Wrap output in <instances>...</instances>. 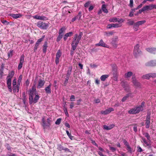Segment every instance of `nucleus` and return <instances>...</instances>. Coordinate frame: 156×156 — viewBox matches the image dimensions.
Segmentation results:
<instances>
[{
    "label": "nucleus",
    "mask_w": 156,
    "mask_h": 156,
    "mask_svg": "<svg viewBox=\"0 0 156 156\" xmlns=\"http://www.w3.org/2000/svg\"><path fill=\"white\" fill-rule=\"evenodd\" d=\"M114 126V125H112L109 126H108L106 125H104L103 126V128L106 130H110L111 129H112V128H113Z\"/></svg>",
    "instance_id": "22"
},
{
    "label": "nucleus",
    "mask_w": 156,
    "mask_h": 156,
    "mask_svg": "<svg viewBox=\"0 0 156 156\" xmlns=\"http://www.w3.org/2000/svg\"><path fill=\"white\" fill-rule=\"evenodd\" d=\"M137 148L138 149V152H142V149L139 146H137Z\"/></svg>",
    "instance_id": "60"
},
{
    "label": "nucleus",
    "mask_w": 156,
    "mask_h": 156,
    "mask_svg": "<svg viewBox=\"0 0 156 156\" xmlns=\"http://www.w3.org/2000/svg\"><path fill=\"white\" fill-rule=\"evenodd\" d=\"M66 133L69 138L71 140H73V136H72L71 134L70 133L68 130H66Z\"/></svg>",
    "instance_id": "43"
},
{
    "label": "nucleus",
    "mask_w": 156,
    "mask_h": 156,
    "mask_svg": "<svg viewBox=\"0 0 156 156\" xmlns=\"http://www.w3.org/2000/svg\"><path fill=\"white\" fill-rule=\"evenodd\" d=\"M45 83V81L44 80L40 79L38 81V83L37 87V88H40L43 87Z\"/></svg>",
    "instance_id": "12"
},
{
    "label": "nucleus",
    "mask_w": 156,
    "mask_h": 156,
    "mask_svg": "<svg viewBox=\"0 0 156 156\" xmlns=\"http://www.w3.org/2000/svg\"><path fill=\"white\" fill-rule=\"evenodd\" d=\"M5 147L8 151H11V149L12 148L10 147L9 144L6 143L5 145Z\"/></svg>",
    "instance_id": "41"
},
{
    "label": "nucleus",
    "mask_w": 156,
    "mask_h": 156,
    "mask_svg": "<svg viewBox=\"0 0 156 156\" xmlns=\"http://www.w3.org/2000/svg\"><path fill=\"white\" fill-rule=\"evenodd\" d=\"M146 50L148 52L152 54L156 53V48H146Z\"/></svg>",
    "instance_id": "15"
},
{
    "label": "nucleus",
    "mask_w": 156,
    "mask_h": 156,
    "mask_svg": "<svg viewBox=\"0 0 156 156\" xmlns=\"http://www.w3.org/2000/svg\"><path fill=\"white\" fill-rule=\"evenodd\" d=\"M114 32L113 31H111L110 32H105V34L106 35L107 37H109L111 35H112L113 34Z\"/></svg>",
    "instance_id": "36"
},
{
    "label": "nucleus",
    "mask_w": 156,
    "mask_h": 156,
    "mask_svg": "<svg viewBox=\"0 0 156 156\" xmlns=\"http://www.w3.org/2000/svg\"><path fill=\"white\" fill-rule=\"evenodd\" d=\"M75 99V96L74 95H72L70 97V100L71 101H74V99Z\"/></svg>",
    "instance_id": "61"
},
{
    "label": "nucleus",
    "mask_w": 156,
    "mask_h": 156,
    "mask_svg": "<svg viewBox=\"0 0 156 156\" xmlns=\"http://www.w3.org/2000/svg\"><path fill=\"white\" fill-rule=\"evenodd\" d=\"M7 79V86L10 92H11L12 91L11 84L12 81L11 79Z\"/></svg>",
    "instance_id": "11"
},
{
    "label": "nucleus",
    "mask_w": 156,
    "mask_h": 156,
    "mask_svg": "<svg viewBox=\"0 0 156 156\" xmlns=\"http://www.w3.org/2000/svg\"><path fill=\"white\" fill-rule=\"evenodd\" d=\"M150 74L151 77H156V73H150Z\"/></svg>",
    "instance_id": "51"
},
{
    "label": "nucleus",
    "mask_w": 156,
    "mask_h": 156,
    "mask_svg": "<svg viewBox=\"0 0 156 156\" xmlns=\"http://www.w3.org/2000/svg\"><path fill=\"white\" fill-rule=\"evenodd\" d=\"M101 113L102 114L106 115L108 114V112L106 109L105 111H101Z\"/></svg>",
    "instance_id": "62"
},
{
    "label": "nucleus",
    "mask_w": 156,
    "mask_h": 156,
    "mask_svg": "<svg viewBox=\"0 0 156 156\" xmlns=\"http://www.w3.org/2000/svg\"><path fill=\"white\" fill-rule=\"evenodd\" d=\"M17 82H16V79H14L12 81V85L13 86V87L16 86Z\"/></svg>",
    "instance_id": "57"
},
{
    "label": "nucleus",
    "mask_w": 156,
    "mask_h": 156,
    "mask_svg": "<svg viewBox=\"0 0 156 156\" xmlns=\"http://www.w3.org/2000/svg\"><path fill=\"white\" fill-rule=\"evenodd\" d=\"M90 1H88L84 5V6L86 8H87L88 7V6H89L90 4Z\"/></svg>",
    "instance_id": "47"
},
{
    "label": "nucleus",
    "mask_w": 156,
    "mask_h": 156,
    "mask_svg": "<svg viewBox=\"0 0 156 156\" xmlns=\"http://www.w3.org/2000/svg\"><path fill=\"white\" fill-rule=\"evenodd\" d=\"M24 55H22L20 58V63L18 65L17 69L18 70L21 69L22 67L24 62Z\"/></svg>",
    "instance_id": "7"
},
{
    "label": "nucleus",
    "mask_w": 156,
    "mask_h": 156,
    "mask_svg": "<svg viewBox=\"0 0 156 156\" xmlns=\"http://www.w3.org/2000/svg\"><path fill=\"white\" fill-rule=\"evenodd\" d=\"M144 11H145V10L144 7H143L142 8V9H140L139 10L138 13H141L142 12Z\"/></svg>",
    "instance_id": "64"
},
{
    "label": "nucleus",
    "mask_w": 156,
    "mask_h": 156,
    "mask_svg": "<svg viewBox=\"0 0 156 156\" xmlns=\"http://www.w3.org/2000/svg\"><path fill=\"white\" fill-rule=\"evenodd\" d=\"M82 16V12L81 11L79 12L78 15L76 16L77 20H80L81 19V18Z\"/></svg>",
    "instance_id": "34"
},
{
    "label": "nucleus",
    "mask_w": 156,
    "mask_h": 156,
    "mask_svg": "<svg viewBox=\"0 0 156 156\" xmlns=\"http://www.w3.org/2000/svg\"><path fill=\"white\" fill-rule=\"evenodd\" d=\"M130 95V94H127L126 95L124 96L122 100V102H124L129 97V96Z\"/></svg>",
    "instance_id": "30"
},
{
    "label": "nucleus",
    "mask_w": 156,
    "mask_h": 156,
    "mask_svg": "<svg viewBox=\"0 0 156 156\" xmlns=\"http://www.w3.org/2000/svg\"><path fill=\"white\" fill-rule=\"evenodd\" d=\"M13 50H10L9 52L8 53V55L9 57H11L12 55Z\"/></svg>",
    "instance_id": "50"
},
{
    "label": "nucleus",
    "mask_w": 156,
    "mask_h": 156,
    "mask_svg": "<svg viewBox=\"0 0 156 156\" xmlns=\"http://www.w3.org/2000/svg\"><path fill=\"white\" fill-rule=\"evenodd\" d=\"M22 75H20L18 78V81H17V85L20 86V83L21 82V80H22Z\"/></svg>",
    "instance_id": "35"
},
{
    "label": "nucleus",
    "mask_w": 156,
    "mask_h": 156,
    "mask_svg": "<svg viewBox=\"0 0 156 156\" xmlns=\"http://www.w3.org/2000/svg\"><path fill=\"white\" fill-rule=\"evenodd\" d=\"M2 23L4 24L8 25L9 24V22L6 20H3L2 21Z\"/></svg>",
    "instance_id": "54"
},
{
    "label": "nucleus",
    "mask_w": 156,
    "mask_h": 156,
    "mask_svg": "<svg viewBox=\"0 0 156 156\" xmlns=\"http://www.w3.org/2000/svg\"><path fill=\"white\" fill-rule=\"evenodd\" d=\"M143 107L142 106H139L131 109L128 111V113L129 114H136L140 112L143 111Z\"/></svg>",
    "instance_id": "4"
},
{
    "label": "nucleus",
    "mask_w": 156,
    "mask_h": 156,
    "mask_svg": "<svg viewBox=\"0 0 156 156\" xmlns=\"http://www.w3.org/2000/svg\"><path fill=\"white\" fill-rule=\"evenodd\" d=\"M150 115V112H148L147 115L145 122L146 128L147 129L150 126L151 119Z\"/></svg>",
    "instance_id": "6"
},
{
    "label": "nucleus",
    "mask_w": 156,
    "mask_h": 156,
    "mask_svg": "<svg viewBox=\"0 0 156 156\" xmlns=\"http://www.w3.org/2000/svg\"><path fill=\"white\" fill-rule=\"evenodd\" d=\"M130 3L129 6L131 7H132L133 6V0H130Z\"/></svg>",
    "instance_id": "55"
},
{
    "label": "nucleus",
    "mask_w": 156,
    "mask_h": 156,
    "mask_svg": "<svg viewBox=\"0 0 156 156\" xmlns=\"http://www.w3.org/2000/svg\"><path fill=\"white\" fill-rule=\"evenodd\" d=\"M42 126L43 127L44 129H45L49 127L50 126H46L47 124V122H45L44 118H42Z\"/></svg>",
    "instance_id": "18"
},
{
    "label": "nucleus",
    "mask_w": 156,
    "mask_h": 156,
    "mask_svg": "<svg viewBox=\"0 0 156 156\" xmlns=\"http://www.w3.org/2000/svg\"><path fill=\"white\" fill-rule=\"evenodd\" d=\"M109 21L110 22L114 23L116 22H119L121 21V20H119L116 17H113L109 19Z\"/></svg>",
    "instance_id": "19"
},
{
    "label": "nucleus",
    "mask_w": 156,
    "mask_h": 156,
    "mask_svg": "<svg viewBox=\"0 0 156 156\" xmlns=\"http://www.w3.org/2000/svg\"><path fill=\"white\" fill-rule=\"evenodd\" d=\"M25 93L23 92V101L24 104L25 103V101H26V96H25Z\"/></svg>",
    "instance_id": "52"
},
{
    "label": "nucleus",
    "mask_w": 156,
    "mask_h": 156,
    "mask_svg": "<svg viewBox=\"0 0 156 156\" xmlns=\"http://www.w3.org/2000/svg\"><path fill=\"white\" fill-rule=\"evenodd\" d=\"M151 77L150 74L148 73L145 75H144L142 77V78L143 79H148Z\"/></svg>",
    "instance_id": "31"
},
{
    "label": "nucleus",
    "mask_w": 156,
    "mask_h": 156,
    "mask_svg": "<svg viewBox=\"0 0 156 156\" xmlns=\"http://www.w3.org/2000/svg\"><path fill=\"white\" fill-rule=\"evenodd\" d=\"M55 62L57 64L58 63V51H57L56 53Z\"/></svg>",
    "instance_id": "44"
},
{
    "label": "nucleus",
    "mask_w": 156,
    "mask_h": 156,
    "mask_svg": "<svg viewBox=\"0 0 156 156\" xmlns=\"http://www.w3.org/2000/svg\"><path fill=\"white\" fill-rule=\"evenodd\" d=\"M146 21L145 20H144L138 21L136 22V23L139 26H140V25H142L144 23H146Z\"/></svg>",
    "instance_id": "39"
},
{
    "label": "nucleus",
    "mask_w": 156,
    "mask_h": 156,
    "mask_svg": "<svg viewBox=\"0 0 156 156\" xmlns=\"http://www.w3.org/2000/svg\"><path fill=\"white\" fill-rule=\"evenodd\" d=\"M44 36H43L41 38L37 40L36 43L39 44L41 42L43 41L44 39Z\"/></svg>",
    "instance_id": "37"
},
{
    "label": "nucleus",
    "mask_w": 156,
    "mask_h": 156,
    "mask_svg": "<svg viewBox=\"0 0 156 156\" xmlns=\"http://www.w3.org/2000/svg\"><path fill=\"white\" fill-rule=\"evenodd\" d=\"M145 11L147 10H152V4L149 5H146L144 7Z\"/></svg>",
    "instance_id": "27"
},
{
    "label": "nucleus",
    "mask_w": 156,
    "mask_h": 156,
    "mask_svg": "<svg viewBox=\"0 0 156 156\" xmlns=\"http://www.w3.org/2000/svg\"><path fill=\"white\" fill-rule=\"evenodd\" d=\"M127 147V150L130 152L131 153L132 152V150L131 147L129 145L126 146Z\"/></svg>",
    "instance_id": "59"
},
{
    "label": "nucleus",
    "mask_w": 156,
    "mask_h": 156,
    "mask_svg": "<svg viewBox=\"0 0 156 156\" xmlns=\"http://www.w3.org/2000/svg\"><path fill=\"white\" fill-rule=\"evenodd\" d=\"M73 34V33L72 32H70L66 34H65L68 37H71L72 35Z\"/></svg>",
    "instance_id": "53"
},
{
    "label": "nucleus",
    "mask_w": 156,
    "mask_h": 156,
    "mask_svg": "<svg viewBox=\"0 0 156 156\" xmlns=\"http://www.w3.org/2000/svg\"><path fill=\"white\" fill-rule=\"evenodd\" d=\"M96 46H101L104 47L108 48V45L105 43L102 39H101L98 43L96 44Z\"/></svg>",
    "instance_id": "13"
},
{
    "label": "nucleus",
    "mask_w": 156,
    "mask_h": 156,
    "mask_svg": "<svg viewBox=\"0 0 156 156\" xmlns=\"http://www.w3.org/2000/svg\"><path fill=\"white\" fill-rule=\"evenodd\" d=\"M101 9L105 13H108V11L105 5V4H103L102 5Z\"/></svg>",
    "instance_id": "28"
},
{
    "label": "nucleus",
    "mask_w": 156,
    "mask_h": 156,
    "mask_svg": "<svg viewBox=\"0 0 156 156\" xmlns=\"http://www.w3.org/2000/svg\"><path fill=\"white\" fill-rule=\"evenodd\" d=\"M66 30V28L65 27H62L59 30V33L60 34H63V33Z\"/></svg>",
    "instance_id": "40"
},
{
    "label": "nucleus",
    "mask_w": 156,
    "mask_h": 156,
    "mask_svg": "<svg viewBox=\"0 0 156 156\" xmlns=\"http://www.w3.org/2000/svg\"><path fill=\"white\" fill-rule=\"evenodd\" d=\"M39 44H38L37 43H36V44H35V46L34 48V52L36 51L37 50V49L38 47V46L39 45Z\"/></svg>",
    "instance_id": "48"
},
{
    "label": "nucleus",
    "mask_w": 156,
    "mask_h": 156,
    "mask_svg": "<svg viewBox=\"0 0 156 156\" xmlns=\"http://www.w3.org/2000/svg\"><path fill=\"white\" fill-rule=\"evenodd\" d=\"M82 35V32H80L78 36L77 34H76L75 35L73 41L71 44L72 48L73 50H76Z\"/></svg>",
    "instance_id": "2"
},
{
    "label": "nucleus",
    "mask_w": 156,
    "mask_h": 156,
    "mask_svg": "<svg viewBox=\"0 0 156 156\" xmlns=\"http://www.w3.org/2000/svg\"><path fill=\"white\" fill-rule=\"evenodd\" d=\"M123 143L126 146H127L129 145L128 142L125 140H123Z\"/></svg>",
    "instance_id": "63"
},
{
    "label": "nucleus",
    "mask_w": 156,
    "mask_h": 156,
    "mask_svg": "<svg viewBox=\"0 0 156 156\" xmlns=\"http://www.w3.org/2000/svg\"><path fill=\"white\" fill-rule=\"evenodd\" d=\"M37 26L41 29L46 30L49 27L48 24L41 21H39L37 23Z\"/></svg>",
    "instance_id": "5"
},
{
    "label": "nucleus",
    "mask_w": 156,
    "mask_h": 156,
    "mask_svg": "<svg viewBox=\"0 0 156 156\" xmlns=\"http://www.w3.org/2000/svg\"><path fill=\"white\" fill-rule=\"evenodd\" d=\"M118 41V38L117 36H115L112 39V41L111 42V44L113 46L116 48L117 46V42Z\"/></svg>",
    "instance_id": "9"
},
{
    "label": "nucleus",
    "mask_w": 156,
    "mask_h": 156,
    "mask_svg": "<svg viewBox=\"0 0 156 156\" xmlns=\"http://www.w3.org/2000/svg\"><path fill=\"white\" fill-rule=\"evenodd\" d=\"M140 46L138 44H137L134 47L133 54L136 57L140 52V51L139 48Z\"/></svg>",
    "instance_id": "8"
},
{
    "label": "nucleus",
    "mask_w": 156,
    "mask_h": 156,
    "mask_svg": "<svg viewBox=\"0 0 156 156\" xmlns=\"http://www.w3.org/2000/svg\"><path fill=\"white\" fill-rule=\"evenodd\" d=\"M127 24L129 25H132L134 24V21L133 20H129Z\"/></svg>",
    "instance_id": "46"
},
{
    "label": "nucleus",
    "mask_w": 156,
    "mask_h": 156,
    "mask_svg": "<svg viewBox=\"0 0 156 156\" xmlns=\"http://www.w3.org/2000/svg\"><path fill=\"white\" fill-rule=\"evenodd\" d=\"M34 18L41 20H48V18L44 16L35 15L33 16Z\"/></svg>",
    "instance_id": "10"
},
{
    "label": "nucleus",
    "mask_w": 156,
    "mask_h": 156,
    "mask_svg": "<svg viewBox=\"0 0 156 156\" xmlns=\"http://www.w3.org/2000/svg\"><path fill=\"white\" fill-rule=\"evenodd\" d=\"M143 134L147 138V141L145 138L143 137H141V139L143 140L144 143L147 146H149L151 145V141L150 140V136L149 133H143Z\"/></svg>",
    "instance_id": "3"
},
{
    "label": "nucleus",
    "mask_w": 156,
    "mask_h": 156,
    "mask_svg": "<svg viewBox=\"0 0 156 156\" xmlns=\"http://www.w3.org/2000/svg\"><path fill=\"white\" fill-rule=\"evenodd\" d=\"M51 84L50 83L49 85L47 87H46L45 89V90L46 93L47 94H50L51 92Z\"/></svg>",
    "instance_id": "16"
},
{
    "label": "nucleus",
    "mask_w": 156,
    "mask_h": 156,
    "mask_svg": "<svg viewBox=\"0 0 156 156\" xmlns=\"http://www.w3.org/2000/svg\"><path fill=\"white\" fill-rule=\"evenodd\" d=\"M29 96V102L30 104H35L38 102L40 97L34 86H32L30 90Z\"/></svg>",
    "instance_id": "1"
},
{
    "label": "nucleus",
    "mask_w": 156,
    "mask_h": 156,
    "mask_svg": "<svg viewBox=\"0 0 156 156\" xmlns=\"http://www.w3.org/2000/svg\"><path fill=\"white\" fill-rule=\"evenodd\" d=\"M112 27L118 28L121 27V25L118 23H112Z\"/></svg>",
    "instance_id": "38"
},
{
    "label": "nucleus",
    "mask_w": 156,
    "mask_h": 156,
    "mask_svg": "<svg viewBox=\"0 0 156 156\" xmlns=\"http://www.w3.org/2000/svg\"><path fill=\"white\" fill-rule=\"evenodd\" d=\"M10 16L13 18L14 19H17L22 17V15L20 14H11Z\"/></svg>",
    "instance_id": "17"
},
{
    "label": "nucleus",
    "mask_w": 156,
    "mask_h": 156,
    "mask_svg": "<svg viewBox=\"0 0 156 156\" xmlns=\"http://www.w3.org/2000/svg\"><path fill=\"white\" fill-rule=\"evenodd\" d=\"M109 77V75L107 74H105L102 75L100 78L101 80L102 81H105L106 78Z\"/></svg>",
    "instance_id": "26"
},
{
    "label": "nucleus",
    "mask_w": 156,
    "mask_h": 156,
    "mask_svg": "<svg viewBox=\"0 0 156 156\" xmlns=\"http://www.w3.org/2000/svg\"><path fill=\"white\" fill-rule=\"evenodd\" d=\"M139 26L136 23H134L133 26V29L135 31H137L139 28Z\"/></svg>",
    "instance_id": "29"
},
{
    "label": "nucleus",
    "mask_w": 156,
    "mask_h": 156,
    "mask_svg": "<svg viewBox=\"0 0 156 156\" xmlns=\"http://www.w3.org/2000/svg\"><path fill=\"white\" fill-rule=\"evenodd\" d=\"M72 69V66H70L68 69V70L67 71V73L66 76V77L68 78H69V77L71 74Z\"/></svg>",
    "instance_id": "21"
},
{
    "label": "nucleus",
    "mask_w": 156,
    "mask_h": 156,
    "mask_svg": "<svg viewBox=\"0 0 156 156\" xmlns=\"http://www.w3.org/2000/svg\"><path fill=\"white\" fill-rule=\"evenodd\" d=\"M135 86L137 87H140L141 86V84L140 83L137 81H136L135 82L133 83Z\"/></svg>",
    "instance_id": "32"
},
{
    "label": "nucleus",
    "mask_w": 156,
    "mask_h": 156,
    "mask_svg": "<svg viewBox=\"0 0 156 156\" xmlns=\"http://www.w3.org/2000/svg\"><path fill=\"white\" fill-rule=\"evenodd\" d=\"M48 43L47 41H46L44 44V45L43 46V52L44 53H45L46 51H47V49L48 47Z\"/></svg>",
    "instance_id": "20"
},
{
    "label": "nucleus",
    "mask_w": 156,
    "mask_h": 156,
    "mask_svg": "<svg viewBox=\"0 0 156 156\" xmlns=\"http://www.w3.org/2000/svg\"><path fill=\"white\" fill-rule=\"evenodd\" d=\"M14 71H12L9 73L8 75L7 76L6 79H11L14 76Z\"/></svg>",
    "instance_id": "23"
},
{
    "label": "nucleus",
    "mask_w": 156,
    "mask_h": 156,
    "mask_svg": "<svg viewBox=\"0 0 156 156\" xmlns=\"http://www.w3.org/2000/svg\"><path fill=\"white\" fill-rule=\"evenodd\" d=\"M133 73L131 72H129L125 74V78H129L130 77L133 75Z\"/></svg>",
    "instance_id": "24"
},
{
    "label": "nucleus",
    "mask_w": 156,
    "mask_h": 156,
    "mask_svg": "<svg viewBox=\"0 0 156 156\" xmlns=\"http://www.w3.org/2000/svg\"><path fill=\"white\" fill-rule=\"evenodd\" d=\"M64 111L66 115L67 116H69V114L68 112L67 109L66 108H65L64 109Z\"/></svg>",
    "instance_id": "58"
},
{
    "label": "nucleus",
    "mask_w": 156,
    "mask_h": 156,
    "mask_svg": "<svg viewBox=\"0 0 156 156\" xmlns=\"http://www.w3.org/2000/svg\"><path fill=\"white\" fill-rule=\"evenodd\" d=\"M20 86H18L17 85L16 86L13 87V91L15 93L16 91L18 92L19 90Z\"/></svg>",
    "instance_id": "25"
},
{
    "label": "nucleus",
    "mask_w": 156,
    "mask_h": 156,
    "mask_svg": "<svg viewBox=\"0 0 156 156\" xmlns=\"http://www.w3.org/2000/svg\"><path fill=\"white\" fill-rule=\"evenodd\" d=\"M57 83V81L56 80H55L54 82V83L53 84V86L55 87L56 89H57L58 88V86L56 85V84Z\"/></svg>",
    "instance_id": "49"
},
{
    "label": "nucleus",
    "mask_w": 156,
    "mask_h": 156,
    "mask_svg": "<svg viewBox=\"0 0 156 156\" xmlns=\"http://www.w3.org/2000/svg\"><path fill=\"white\" fill-rule=\"evenodd\" d=\"M122 86L124 88H125L127 85V83L126 82L122 81L121 83Z\"/></svg>",
    "instance_id": "45"
},
{
    "label": "nucleus",
    "mask_w": 156,
    "mask_h": 156,
    "mask_svg": "<svg viewBox=\"0 0 156 156\" xmlns=\"http://www.w3.org/2000/svg\"><path fill=\"white\" fill-rule=\"evenodd\" d=\"M51 118H49L47 119V124L46 125V126H50L51 125Z\"/></svg>",
    "instance_id": "42"
},
{
    "label": "nucleus",
    "mask_w": 156,
    "mask_h": 156,
    "mask_svg": "<svg viewBox=\"0 0 156 156\" xmlns=\"http://www.w3.org/2000/svg\"><path fill=\"white\" fill-rule=\"evenodd\" d=\"M147 66H156V60H151L146 64Z\"/></svg>",
    "instance_id": "14"
},
{
    "label": "nucleus",
    "mask_w": 156,
    "mask_h": 156,
    "mask_svg": "<svg viewBox=\"0 0 156 156\" xmlns=\"http://www.w3.org/2000/svg\"><path fill=\"white\" fill-rule=\"evenodd\" d=\"M1 156H16V154H13L10 152H8L6 155H2Z\"/></svg>",
    "instance_id": "33"
},
{
    "label": "nucleus",
    "mask_w": 156,
    "mask_h": 156,
    "mask_svg": "<svg viewBox=\"0 0 156 156\" xmlns=\"http://www.w3.org/2000/svg\"><path fill=\"white\" fill-rule=\"evenodd\" d=\"M132 82H135L136 80L135 75H133L132 76Z\"/></svg>",
    "instance_id": "56"
}]
</instances>
